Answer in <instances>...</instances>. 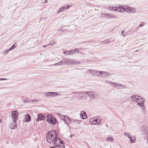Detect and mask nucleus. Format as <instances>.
Returning <instances> with one entry per match:
<instances>
[{"label": "nucleus", "instance_id": "1", "mask_svg": "<svg viewBox=\"0 0 148 148\" xmlns=\"http://www.w3.org/2000/svg\"><path fill=\"white\" fill-rule=\"evenodd\" d=\"M11 116L13 119V121L10 125V127L11 129H15L17 126V120L18 116V112L16 111H13L11 114Z\"/></svg>", "mask_w": 148, "mask_h": 148}, {"label": "nucleus", "instance_id": "2", "mask_svg": "<svg viewBox=\"0 0 148 148\" xmlns=\"http://www.w3.org/2000/svg\"><path fill=\"white\" fill-rule=\"evenodd\" d=\"M56 132L55 130L49 132L47 134L46 139L47 141L49 143H51L56 138Z\"/></svg>", "mask_w": 148, "mask_h": 148}, {"label": "nucleus", "instance_id": "3", "mask_svg": "<svg viewBox=\"0 0 148 148\" xmlns=\"http://www.w3.org/2000/svg\"><path fill=\"white\" fill-rule=\"evenodd\" d=\"M132 100L136 103L137 105L139 106H143V104L145 102V100L137 95H133L132 97Z\"/></svg>", "mask_w": 148, "mask_h": 148}, {"label": "nucleus", "instance_id": "4", "mask_svg": "<svg viewBox=\"0 0 148 148\" xmlns=\"http://www.w3.org/2000/svg\"><path fill=\"white\" fill-rule=\"evenodd\" d=\"M47 121L50 124L54 125L56 123V119L53 118L51 114H49L47 116Z\"/></svg>", "mask_w": 148, "mask_h": 148}, {"label": "nucleus", "instance_id": "5", "mask_svg": "<svg viewBox=\"0 0 148 148\" xmlns=\"http://www.w3.org/2000/svg\"><path fill=\"white\" fill-rule=\"evenodd\" d=\"M100 119L97 117H94L89 120V121L92 125L99 124L100 123Z\"/></svg>", "mask_w": 148, "mask_h": 148}, {"label": "nucleus", "instance_id": "6", "mask_svg": "<svg viewBox=\"0 0 148 148\" xmlns=\"http://www.w3.org/2000/svg\"><path fill=\"white\" fill-rule=\"evenodd\" d=\"M109 9L112 10L117 11L121 13L123 12L124 10L123 8L120 5L116 7H109Z\"/></svg>", "mask_w": 148, "mask_h": 148}, {"label": "nucleus", "instance_id": "7", "mask_svg": "<svg viewBox=\"0 0 148 148\" xmlns=\"http://www.w3.org/2000/svg\"><path fill=\"white\" fill-rule=\"evenodd\" d=\"M141 129V131L144 136L148 134V127L147 126H142Z\"/></svg>", "mask_w": 148, "mask_h": 148}, {"label": "nucleus", "instance_id": "8", "mask_svg": "<svg viewBox=\"0 0 148 148\" xmlns=\"http://www.w3.org/2000/svg\"><path fill=\"white\" fill-rule=\"evenodd\" d=\"M123 9L124 10L123 11V12L125 11L128 12L133 13L135 12L136 11V9L135 8L131 7H127L125 8H123Z\"/></svg>", "mask_w": 148, "mask_h": 148}, {"label": "nucleus", "instance_id": "9", "mask_svg": "<svg viewBox=\"0 0 148 148\" xmlns=\"http://www.w3.org/2000/svg\"><path fill=\"white\" fill-rule=\"evenodd\" d=\"M84 92H73L72 93H80L81 94H84ZM85 93L86 94L88 95L90 97L93 98L94 97V95L93 94V92H85Z\"/></svg>", "mask_w": 148, "mask_h": 148}, {"label": "nucleus", "instance_id": "10", "mask_svg": "<svg viewBox=\"0 0 148 148\" xmlns=\"http://www.w3.org/2000/svg\"><path fill=\"white\" fill-rule=\"evenodd\" d=\"M64 143V142L62 141L60 138H56L54 141V146L55 147L57 145H60L61 143Z\"/></svg>", "mask_w": 148, "mask_h": 148}, {"label": "nucleus", "instance_id": "11", "mask_svg": "<svg viewBox=\"0 0 148 148\" xmlns=\"http://www.w3.org/2000/svg\"><path fill=\"white\" fill-rule=\"evenodd\" d=\"M46 118V117L41 114H38V117L36 121L37 122L40 121L41 120H44Z\"/></svg>", "mask_w": 148, "mask_h": 148}, {"label": "nucleus", "instance_id": "12", "mask_svg": "<svg viewBox=\"0 0 148 148\" xmlns=\"http://www.w3.org/2000/svg\"><path fill=\"white\" fill-rule=\"evenodd\" d=\"M70 6L69 5H66L63 6L58 10V13H59L61 11H65L66 9L68 10Z\"/></svg>", "mask_w": 148, "mask_h": 148}, {"label": "nucleus", "instance_id": "13", "mask_svg": "<svg viewBox=\"0 0 148 148\" xmlns=\"http://www.w3.org/2000/svg\"><path fill=\"white\" fill-rule=\"evenodd\" d=\"M24 121L25 122H29L31 121V117L28 114L25 115Z\"/></svg>", "mask_w": 148, "mask_h": 148}, {"label": "nucleus", "instance_id": "14", "mask_svg": "<svg viewBox=\"0 0 148 148\" xmlns=\"http://www.w3.org/2000/svg\"><path fill=\"white\" fill-rule=\"evenodd\" d=\"M115 86L116 88L120 89L126 88L124 85L117 83L115 84Z\"/></svg>", "mask_w": 148, "mask_h": 148}, {"label": "nucleus", "instance_id": "15", "mask_svg": "<svg viewBox=\"0 0 148 148\" xmlns=\"http://www.w3.org/2000/svg\"><path fill=\"white\" fill-rule=\"evenodd\" d=\"M81 117L82 119H86L87 117V115L85 112L84 111H81L80 114Z\"/></svg>", "mask_w": 148, "mask_h": 148}, {"label": "nucleus", "instance_id": "16", "mask_svg": "<svg viewBox=\"0 0 148 148\" xmlns=\"http://www.w3.org/2000/svg\"><path fill=\"white\" fill-rule=\"evenodd\" d=\"M64 121L68 125H69V123L71 122L70 119L67 116L65 117V119H64Z\"/></svg>", "mask_w": 148, "mask_h": 148}, {"label": "nucleus", "instance_id": "17", "mask_svg": "<svg viewBox=\"0 0 148 148\" xmlns=\"http://www.w3.org/2000/svg\"><path fill=\"white\" fill-rule=\"evenodd\" d=\"M56 148H65V145L64 143H61L60 145L56 146Z\"/></svg>", "mask_w": 148, "mask_h": 148}, {"label": "nucleus", "instance_id": "18", "mask_svg": "<svg viewBox=\"0 0 148 148\" xmlns=\"http://www.w3.org/2000/svg\"><path fill=\"white\" fill-rule=\"evenodd\" d=\"M57 115L59 117L61 118V119L62 120H63L64 121V119H65V117L67 116L61 114L59 113H58Z\"/></svg>", "mask_w": 148, "mask_h": 148}, {"label": "nucleus", "instance_id": "19", "mask_svg": "<svg viewBox=\"0 0 148 148\" xmlns=\"http://www.w3.org/2000/svg\"><path fill=\"white\" fill-rule=\"evenodd\" d=\"M80 121H79L77 120H73V121H72L71 123H73L74 124H77L79 123Z\"/></svg>", "mask_w": 148, "mask_h": 148}, {"label": "nucleus", "instance_id": "20", "mask_svg": "<svg viewBox=\"0 0 148 148\" xmlns=\"http://www.w3.org/2000/svg\"><path fill=\"white\" fill-rule=\"evenodd\" d=\"M140 107L141 108V110L144 112H146V108L145 106V104H143V106H140Z\"/></svg>", "mask_w": 148, "mask_h": 148}, {"label": "nucleus", "instance_id": "21", "mask_svg": "<svg viewBox=\"0 0 148 148\" xmlns=\"http://www.w3.org/2000/svg\"><path fill=\"white\" fill-rule=\"evenodd\" d=\"M51 92H46L45 93V95L47 97L52 96V93Z\"/></svg>", "mask_w": 148, "mask_h": 148}, {"label": "nucleus", "instance_id": "22", "mask_svg": "<svg viewBox=\"0 0 148 148\" xmlns=\"http://www.w3.org/2000/svg\"><path fill=\"white\" fill-rule=\"evenodd\" d=\"M109 17H110L113 19L116 18H117L116 16L113 14H110Z\"/></svg>", "mask_w": 148, "mask_h": 148}, {"label": "nucleus", "instance_id": "23", "mask_svg": "<svg viewBox=\"0 0 148 148\" xmlns=\"http://www.w3.org/2000/svg\"><path fill=\"white\" fill-rule=\"evenodd\" d=\"M89 71L92 74L95 73L96 74V73L97 74L98 73V71H95L91 69L89 70Z\"/></svg>", "mask_w": 148, "mask_h": 148}, {"label": "nucleus", "instance_id": "24", "mask_svg": "<svg viewBox=\"0 0 148 148\" xmlns=\"http://www.w3.org/2000/svg\"><path fill=\"white\" fill-rule=\"evenodd\" d=\"M106 140L112 142L113 140V139L112 137H108L106 138Z\"/></svg>", "mask_w": 148, "mask_h": 148}, {"label": "nucleus", "instance_id": "25", "mask_svg": "<svg viewBox=\"0 0 148 148\" xmlns=\"http://www.w3.org/2000/svg\"><path fill=\"white\" fill-rule=\"evenodd\" d=\"M63 60L64 61V64L69 62L70 60L69 59H63Z\"/></svg>", "mask_w": 148, "mask_h": 148}, {"label": "nucleus", "instance_id": "26", "mask_svg": "<svg viewBox=\"0 0 148 148\" xmlns=\"http://www.w3.org/2000/svg\"><path fill=\"white\" fill-rule=\"evenodd\" d=\"M10 51V49H8L6 50L5 51H4L2 53V54L4 55H5L7 54L9 51Z\"/></svg>", "mask_w": 148, "mask_h": 148}, {"label": "nucleus", "instance_id": "27", "mask_svg": "<svg viewBox=\"0 0 148 148\" xmlns=\"http://www.w3.org/2000/svg\"><path fill=\"white\" fill-rule=\"evenodd\" d=\"M110 40L109 39H106L105 40L103 41V43H106V42L107 43H109L110 42Z\"/></svg>", "mask_w": 148, "mask_h": 148}, {"label": "nucleus", "instance_id": "28", "mask_svg": "<svg viewBox=\"0 0 148 148\" xmlns=\"http://www.w3.org/2000/svg\"><path fill=\"white\" fill-rule=\"evenodd\" d=\"M16 46V45H15V44H14L10 48H9L10 50V51L14 49Z\"/></svg>", "mask_w": 148, "mask_h": 148}, {"label": "nucleus", "instance_id": "29", "mask_svg": "<svg viewBox=\"0 0 148 148\" xmlns=\"http://www.w3.org/2000/svg\"><path fill=\"white\" fill-rule=\"evenodd\" d=\"M104 73V75H105V76H106V77H108L110 75L108 73L105 72V73Z\"/></svg>", "mask_w": 148, "mask_h": 148}, {"label": "nucleus", "instance_id": "30", "mask_svg": "<svg viewBox=\"0 0 148 148\" xmlns=\"http://www.w3.org/2000/svg\"><path fill=\"white\" fill-rule=\"evenodd\" d=\"M75 50H76L74 49L71 50V51H70V53H71L72 54H73L75 53H76Z\"/></svg>", "mask_w": 148, "mask_h": 148}, {"label": "nucleus", "instance_id": "31", "mask_svg": "<svg viewBox=\"0 0 148 148\" xmlns=\"http://www.w3.org/2000/svg\"><path fill=\"white\" fill-rule=\"evenodd\" d=\"M135 138H134V139H133L132 138H130V142L131 143H134L135 142Z\"/></svg>", "mask_w": 148, "mask_h": 148}, {"label": "nucleus", "instance_id": "32", "mask_svg": "<svg viewBox=\"0 0 148 148\" xmlns=\"http://www.w3.org/2000/svg\"><path fill=\"white\" fill-rule=\"evenodd\" d=\"M58 63H59V65H63L64 64V61L63 60H62V61L58 62Z\"/></svg>", "mask_w": 148, "mask_h": 148}, {"label": "nucleus", "instance_id": "33", "mask_svg": "<svg viewBox=\"0 0 148 148\" xmlns=\"http://www.w3.org/2000/svg\"><path fill=\"white\" fill-rule=\"evenodd\" d=\"M23 101L25 103L26 102L28 103L29 102H30V100H29V99H27V98L26 100H23Z\"/></svg>", "mask_w": 148, "mask_h": 148}, {"label": "nucleus", "instance_id": "34", "mask_svg": "<svg viewBox=\"0 0 148 148\" xmlns=\"http://www.w3.org/2000/svg\"><path fill=\"white\" fill-rule=\"evenodd\" d=\"M51 93H52V96L53 95L54 96H55L57 95L56 92H51ZM58 95H59L58 94Z\"/></svg>", "mask_w": 148, "mask_h": 148}, {"label": "nucleus", "instance_id": "35", "mask_svg": "<svg viewBox=\"0 0 148 148\" xmlns=\"http://www.w3.org/2000/svg\"><path fill=\"white\" fill-rule=\"evenodd\" d=\"M55 43V42L53 41H51L50 42L49 44L47 45H52L54 44Z\"/></svg>", "mask_w": 148, "mask_h": 148}, {"label": "nucleus", "instance_id": "36", "mask_svg": "<svg viewBox=\"0 0 148 148\" xmlns=\"http://www.w3.org/2000/svg\"><path fill=\"white\" fill-rule=\"evenodd\" d=\"M145 24V23L144 22H143L142 23H140L139 26H138V27H142V26H143V25H144Z\"/></svg>", "mask_w": 148, "mask_h": 148}, {"label": "nucleus", "instance_id": "37", "mask_svg": "<svg viewBox=\"0 0 148 148\" xmlns=\"http://www.w3.org/2000/svg\"><path fill=\"white\" fill-rule=\"evenodd\" d=\"M124 134L127 136L128 137L130 136L129 134L128 133L125 132L124 133Z\"/></svg>", "mask_w": 148, "mask_h": 148}, {"label": "nucleus", "instance_id": "38", "mask_svg": "<svg viewBox=\"0 0 148 148\" xmlns=\"http://www.w3.org/2000/svg\"><path fill=\"white\" fill-rule=\"evenodd\" d=\"M105 72H103V71H99V73H100V74H101V75L102 74V75H103V77L105 76V75H104V73H105Z\"/></svg>", "mask_w": 148, "mask_h": 148}, {"label": "nucleus", "instance_id": "39", "mask_svg": "<svg viewBox=\"0 0 148 148\" xmlns=\"http://www.w3.org/2000/svg\"><path fill=\"white\" fill-rule=\"evenodd\" d=\"M145 136L146 137V139L147 140V145H148V134L147 135Z\"/></svg>", "mask_w": 148, "mask_h": 148}, {"label": "nucleus", "instance_id": "40", "mask_svg": "<svg viewBox=\"0 0 148 148\" xmlns=\"http://www.w3.org/2000/svg\"><path fill=\"white\" fill-rule=\"evenodd\" d=\"M104 15L105 17H109L110 14H104Z\"/></svg>", "mask_w": 148, "mask_h": 148}, {"label": "nucleus", "instance_id": "41", "mask_svg": "<svg viewBox=\"0 0 148 148\" xmlns=\"http://www.w3.org/2000/svg\"><path fill=\"white\" fill-rule=\"evenodd\" d=\"M116 83H114L113 82L111 81H110V84H112L115 85V84Z\"/></svg>", "mask_w": 148, "mask_h": 148}, {"label": "nucleus", "instance_id": "42", "mask_svg": "<svg viewBox=\"0 0 148 148\" xmlns=\"http://www.w3.org/2000/svg\"><path fill=\"white\" fill-rule=\"evenodd\" d=\"M75 49L76 50H75V52L76 53H78L79 52V50L78 49Z\"/></svg>", "mask_w": 148, "mask_h": 148}, {"label": "nucleus", "instance_id": "43", "mask_svg": "<svg viewBox=\"0 0 148 148\" xmlns=\"http://www.w3.org/2000/svg\"><path fill=\"white\" fill-rule=\"evenodd\" d=\"M110 81H109L106 80L105 81V82L106 84H110Z\"/></svg>", "mask_w": 148, "mask_h": 148}, {"label": "nucleus", "instance_id": "44", "mask_svg": "<svg viewBox=\"0 0 148 148\" xmlns=\"http://www.w3.org/2000/svg\"><path fill=\"white\" fill-rule=\"evenodd\" d=\"M6 80H7V79H5V78H1V79H0V81Z\"/></svg>", "mask_w": 148, "mask_h": 148}, {"label": "nucleus", "instance_id": "45", "mask_svg": "<svg viewBox=\"0 0 148 148\" xmlns=\"http://www.w3.org/2000/svg\"><path fill=\"white\" fill-rule=\"evenodd\" d=\"M58 31H60L61 32H64V31H65V30H63V29H59V30H58Z\"/></svg>", "mask_w": 148, "mask_h": 148}, {"label": "nucleus", "instance_id": "46", "mask_svg": "<svg viewBox=\"0 0 148 148\" xmlns=\"http://www.w3.org/2000/svg\"><path fill=\"white\" fill-rule=\"evenodd\" d=\"M37 101H38L37 100H32V102H34Z\"/></svg>", "mask_w": 148, "mask_h": 148}, {"label": "nucleus", "instance_id": "47", "mask_svg": "<svg viewBox=\"0 0 148 148\" xmlns=\"http://www.w3.org/2000/svg\"><path fill=\"white\" fill-rule=\"evenodd\" d=\"M124 30H123L121 31V35L122 36L123 35V34L124 33Z\"/></svg>", "mask_w": 148, "mask_h": 148}, {"label": "nucleus", "instance_id": "48", "mask_svg": "<svg viewBox=\"0 0 148 148\" xmlns=\"http://www.w3.org/2000/svg\"><path fill=\"white\" fill-rule=\"evenodd\" d=\"M67 54L69 55L72 54L71 53H70V51H68Z\"/></svg>", "mask_w": 148, "mask_h": 148}, {"label": "nucleus", "instance_id": "49", "mask_svg": "<svg viewBox=\"0 0 148 148\" xmlns=\"http://www.w3.org/2000/svg\"><path fill=\"white\" fill-rule=\"evenodd\" d=\"M54 65H59V63L58 62L57 63L54 64Z\"/></svg>", "mask_w": 148, "mask_h": 148}, {"label": "nucleus", "instance_id": "50", "mask_svg": "<svg viewBox=\"0 0 148 148\" xmlns=\"http://www.w3.org/2000/svg\"><path fill=\"white\" fill-rule=\"evenodd\" d=\"M131 136V135H130L128 137L130 139V138H132V137L130 136Z\"/></svg>", "mask_w": 148, "mask_h": 148}, {"label": "nucleus", "instance_id": "51", "mask_svg": "<svg viewBox=\"0 0 148 148\" xmlns=\"http://www.w3.org/2000/svg\"><path fill=\"white\" fill-rule=\"evenodd\" d=\"M47 0H45V3H47Z\"/></svg>", "mask_w": 148, "mask_h": 148}, {"label": "nucleus", "instance_id": "52", "mask_svg": "<svg viewBox=\"0 0 148 148\" xmlns=\"http://www.w3.org/2000/svg\"><path fill=\"white\" fill-rule=\"evenodd\" d=\"M47 46V45H44V46H43V47H44V48H45V47H46Z\"/></svg>", "mask_w": 148, "mask_h": 148}, {"label": "nucleus", "instance_id": "53", "mask_svg": "<svg viewBox=\"0 0 148 148\" xmlns=\"http://www.w3.org/2000/svg\"><path fill=\"white\" fill-rule=\"evenodd\" d=\"M68 52L66 51H65L64 52V53L65 54H66V52Z\"/></svg>", "mask_w": 148, "mask_h": 148}, {"label": "nucleus", "instance_id": "54", "mask_svg": "<svg viewBox=\"0 0 148 148\" xmlns=\"http://www.w3.org/2000/svg\"><path fill=\"white\" fill-rule=\"evenodd\" d=\"M2 122L1 120V119H0V123H1Z\"/></svg>", "mask_w": 148, "mask_h": 148}, {"label": "nucleus", "instance_id": "55", "mask_svg": "<svg viewBox=\"0 0 148 148\" xmlns=\"http://www.w3.org/2000/svg\"><path fill=\"white\" fill-rule=\"evenodd\" d=\"M138 51V50H137L136 51V52L137 51Z\"/></svg>", "mask_w": 148, "mask_h": 148}, {"label": "nucleus", "instance_id": "56", "mask_svg": "<svg viewBox=\"0 0 148 148\" xmlns=\"http://www.w3.org/2000/svg\"><path fill=\"white\" fill-rule=\"evenodd\" d=\"M123 36H124V35H123Z\"/></svg>", "mask_w": 148, "mask_h": 148}]
</instances>
